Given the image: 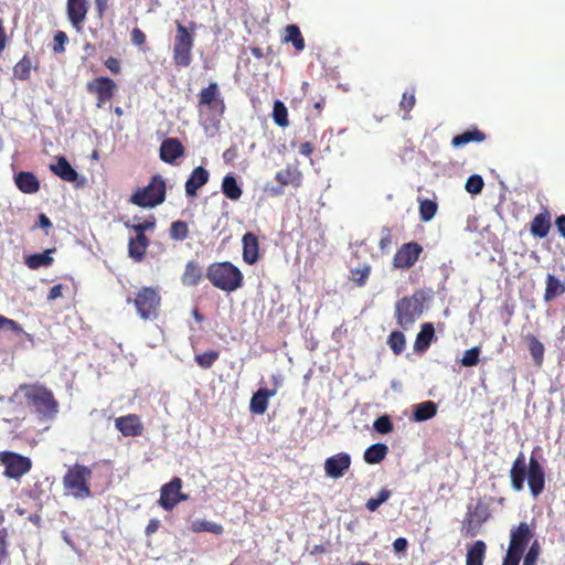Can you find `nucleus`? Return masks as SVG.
<instances>
[{
  "label": "nucleus",
  "instance_id": "obj_2",
  "mask_svg": "<svg viewBox=\"0 0 565 565\" xmlns=\"http://www.w3.org/2000/svg\"><path fill=\"white\" fill-rule=\"evenodd\" d=\"M28 407L32 408L41 419H53L60 409L53 392L40 383L21 384L18 388Z\"/></svg>",
  "mask_w": 565,
  "mask_h": 565
},
{
  "label": "nucleus",
  "instance_id": "obj_4",
  "mask_svg": "<svg viewBox=\"0 0 565 565\" xmlns=\"http://www.w3.org/2000/svg\"><path fill=\"white\" fill-rule=\"evenodd\" d=\"M196 23L191 21L189 26L175 21V35L172 46V60L177 67L186 68L192 63V50L195 41Z\"/></svg>",
  "mask_w": 565,
  "mask_h": 565
},
{
  "label": "nucleus",
  "instance_id": "obj_21",
  "mask_svg": "<svg viewBox=\"0 0 565 565\" xmlns=\"http://www.w3.org/2000/svg\"><path fill=\"white\" fill-rule=\"evenodd\" d=\"M184 154V147L178 138H167L160 146V159L166 163H174Z\"/></svg>",
  "mask_w": 565,
  "mask_h": 565
},
{
  "label": "nucleus",
  "instance_id": "obj_59",
  "mask_svg": "<svg viewBox=\"0 0 565 565\" xmlns=\"http://www.w3.org/2000/svg\"><path fill=\"white\" fill-rule=\"evenodd\" d=\"M38 227H41V228L45 230L46 232H47L49 228L52 227L51 220L44 213H41L39 215L38 223L34 224L32 228L35 230Z\"/></svg>",
  "mask_w": 565,
  "mask_h": 565
},
{
  "label": "nucleus",
  "instance_id": "obj_39",
  "mask_svg": "<svg viewBox=\"0 0 565 565\" xmlns=\"http://www.w3.org/2000/svg\"><path fill=\"white\" fill-rule=\"evenodd\" d=\"M134 221H139L138 223L130 224L129 222L125 223V226L130 231H134L136 234H146L147 231H153L157 225V218L154 215H149L147 218L140 221L139 217L135 216Z\"/></svg>",
  "mask_w": 565,
  "mask_h": 565
},
{
  "label": "nucleus",
  "instance_id": "obj_44",
  "mask_svg": "<svg viewBox=\"0 0 565 565\" xmlns=\"http://www.w3.org/2000/svg\"><path fill=\"white\" fill-rule=\"evenodd\" d=\"M218 358H220L218 351L209 350L203 353L195 354L194 361L200 367L207 370L213 366V364L218 360Z\"/></svg>",
  "mask_w": 565,
  "mask_h": 565
},
{
  "label": "nucleus",
  "instance_id": "obj_60",
  "mask_svg": "<svg viewBox=\"0 0 565 565\" xmlns=\"http://www.w3.org/2000/svg\"><path fill=\"white\" fill-rule=\"evenodd\" d=\"M63 289H64V286H63V285H61V284L54 285V286L50 289V291H49V294H47V300H49V301H53V300H55V299H57V298L62 297V295H63Z\"/></svg>",
  "mask_w": 565,
  "mask_h": 565
},
{
  "label": "nucleus",
  "instance_id": "obj_34",
  "mask_svg": "<svg viewBox=\"0 0 565 565\" xmlns=\"http://www.w3.org/2000/svg\"><path fill=\"white\" fill-rule=\"evenodd\" d=\"M487 545L483 541H476L467 551L466 565H483Z\"/></svg>",
  "mask_w": 565,
  "mask_h": 565
},
{
  "label": "nucleus",
  "instance_id": "obj_5",
  "mask_svg": "<svg viewBox=\"0 0 565 565\" xmlns=\"http://www.w3.org/2000/svg\"><path fill=\"white\" fill-rule=\"evenodd\" d=\"M92 476V469L85 465L74 463L68 467L62 480L64 494L79 500L90 498L93 495L89 487Z\"/></svg>",
  "mask_w": 565,
  "mask_h": 565
},
{
  "label": "nucleus",
  "instance_id": "obj_14",
  "mask_svg": "<svg viewBox=\"0 0 565 565\" xmlns=\"http://www.w3.org/2000/svg\"><path fill=\"white\" fill-rule=\"evenodd\" d=\"M424 248L417 242H408L397 248L392 265L396 269H409L419 259Z\"/></svg>",
  "mask_w": 565,
  "mask_h": 565
},
{
  "label": "nucleus",
  "instance_id": "obj_37",
  "mask_svg": "<svg viewBox=\"0 0 565 565\" xmlns=\"http://www.w3.org/2000/svg\"><path fill=\"white\" fill-rule=\"evenodd\" d=\"M33 68L32 60L29 55H24L12 70L13 77L19 81H29L31 78V70Z\"/></svg>",
  "mask_w": 565,
  "mask_h": 565
},
{
  "label": "nucleus",
  "instance_id": "obj_8",
  "mask_svg": "<svg viewBox=\"0 0 565 565\" xmlns=\"http://www.w3.org/2000/svg\"><path fill=\"white\" fill-rule=\"evenodd\" d=\"M167 196L166 180L160 174L151 177L148 185L137 188L129 202L143 209H152L164 202Z\"/></svg>",
  "mask_w": 565,
  "mask_h": 565
},
{
  "label": "nucleus",
  "instance_id": "obj_62",
  "mask_svg": "<svg viewBox=\"0 0 565 565\" xmlns=\"http://www.w3.org/2000/svg\"><path fill=\"white\" fill-rule=\"evenodd\" d=\"M313 150H315V147L309 141L302 142L299 147V152L306 157H309L310 154H312Z\"/></svg>",
  "mask_w": 565,
  "mask_h": 565
},
{
  "label": "nucleus",
  "instance_id": "obj_31",
  "mask_svg": "<svg viewBox=\"0 0 565 565\" xmlns=\"http://www.w3.org/2000/svg\"><path fill=\"white\" fill-rule=\"evenodd\" d=\"M486 140V134L473 127L471 130H466L460 135L452 137L451 145L455 148L462 147L469 142H482Z\"/></svg>",
  "mask_w": 565,
  "mask_h": 565
},
{
  "label": "nucleus",
  "instance_id": "obj_23",
  "mask_svg": "<svg viewBox=\"0 0 565 565\" xmlns=\"http://www.w3.org/2000/svg\"><path fill=\"white\" fill-rule=\"evenodd\" d=\"M149 245L150 239L146 234H136L135 237H130L128 242L129 257L138 263L143 260Z\"/></svg>",
  "mask_w": 565,
  "mask_h": 565
},
{
  "label": "nucleus",
  "instance_id": "obj_12",
  "mask_svg": "<svg viewBox=\"0 0 565 565\" xmlns=\"http://www.w3.org/2000/svg\"><path fill=\"white\" fill-rule=\"evenodd\" d=\"M494 499L489 497L488 499H479L473 507L469 508L463 521L465 527L467 529V535L475 536L477 529L480 527L491 516L490 505Z\"/></svg>",
  "mask_w": 565,
  "mask_h": 565
},
{
  "label": "nucleus",
  "instance_id": "obj_7",
  "mask_svg": "<svg viewBox=\"0 0 565 565\" xmlns=\"http://www.w3.org/2000/svg\"><path fill=\"white\" fill-rule=\"evenodd\" d=\"M128 303H134L137 315L145 321H152L159 317L161 296L154 287H140L127 298Z\"/></svg>",
  "mask_w": 565,
  "mask_h": 565
},
{
  "label": "nucleus",
  "instance_id": "obj_46",
  "mask_svg": "<svg viewBox=\"0 0 565 565\" xmlns=\"http://www.w3.org/2000/svg\"><path fill=\"white\" fill-rule=\"evenodd\" d=\"M191 530L195 533L200 532H210L213 534H222L223 526L221 524L205 521V520H196L192 523Z\"/></svg>",
  "mask_w": 565,
  "mask_h": 565
},
{
  "label": "nucleus",
  "instance_id": "obj_24",
  "mask_svg": "<svg viewBox=\"0 0 565 565\" xmlns=\"http://www.w3.org/2000/svg\"><path fill=\"white\" fill-rule=\"evenodd\" d=\"M17 188L25 194H34L40 190V181L33 172L21 171L14 175Z\"/></svg>",
  "mask_w": 565,
  "mask_h": 565
},
{
  "label": "nucleus",
  "instance_id": "obj_17",
  "mask_svg": "<svg viewBox=\"0 0 565 565\" xmlns=\"http://www.w3.org/2000/svg\"><path fill=\"white\" fill-rule=\"evenodd\" d=\"M88 10V0H66L67 19L77 32L82 31Z\"/></svg>",
  "mask_w": 565,
  "mask_h": 565
},
{
  "label": "nucleus",
  "instance_id": "obj_28",
  "mask_svg": "<svg viewBox=\"0 0 565 565\" xmlns=\"http://www.w3.org/2000/svg\"><path fill=\"white\" fill-rule=\"evenodd\" d=\"M275 391L259 388L250 398L249 409L253 414L263 415L268 407L269 397L275 395Z\"/></svg>",
  "mask_w": 565,
  "mask_h": 565
},
{
  "label": "nucleus",
  "instance_id": "obj_13",
  "mask_svg": "<svg viewBox=\"0 0 565 565\" xmlns=\"http://www.w3.org/2000/svg\"><path fill=\"white\" fill-rule=\"evenodd\" d=\"M198 107H205L211 113L222 116L225 111V103L220 94L216 82H212L207 87L203 88L198 95Z\"/></svg>",
  "mask_w": 565,
  "mask_h": 565
},
{
  "label": "nucleus",
  "instance_id": "obj_10",
  "mask_svg": "<svg viewBox=\"0 0 565 565\" xmlns=\"http://www.w3.org/2000/svg\"><path fill=\"white\" fill-rule=\"evenodd\" d=\"M0 465L3 466V476L19 480L32 469V460L18 452L0 451Z\"/></svg>",
  "mask_w": 565,
  "mask_h": 565
},
{
  "label": "nucleus",
  "instance_id": "obj_45",
  "mask_svg": "<svg viewBox=\"0 0 565 565\" xmlns=\"http://www.w3.org/2000/svg\"><path fill=\"white\" fill-rule=\"evenodd\" d=\"M437 203L429 199L419 201V217L423 222H429L434 218L437 212Z\"/></svg>",
  "mask_w": 565,
  "mask_h": 565
},
{
  "label": "nucleus",
  "instance_id": "obj_58",
  "mask_svg": "<svg viewBox=\"0 0 565 565\" xmlns=\"http://www.w3.org/2000/svg\"><path fill=\"white\" fill-rule=\"evenodd\" d=\"M105 66L115 75L119 74L121 71L119 61L114 56H109L105 61Z\"/></svg>",
  "mask_w": 565,
  "mask_h": 565
},
{
  "label": "nucleus",
  "instance_id": "obj_54",
  "mask_svg": "<svg viewBox=\"0 0 565 565\" xmlns=\"http://www.w3.org/2000/svg\"><path fill=\"white\" fill-rule=\"evenodd\" d=\"M540 556V544L537 541H534L526 554L524 555L523 565H536Z\"/></svg>",
  "mask_w": 565,
  "mask_h": 565
},
{
  "label": "nucleus",
  "instance_id": "obj_1",
  "mask_svg": "<svg viewBox=\"0 0 565 565\" xmlns=\"http://www.w3.org/2000/svg\"><path fill=\"white\" fill-rule=\"evenodd\" d=\"M525 480L533 498H537L543 493L545 489L544 467L534 455L531 456L526 466L524 454L519 452L510 469L511 488L516 492H521L524 489Z\"/></svg>",
  "mask_w": 565,
  "mask_h": 565
},
{
  "label": "nucleus",
  "instance_id": "obj_49",
  "mask_svg": "<svg viewBox=\"0 0 565 565\" xmlns=\"http://www.w3.org/2000/svg\"><path fill=\"white\" fill-rule=\"evenodd\" d=\"M480 352L481 350L479 347H473L469 350H466L460 363L466 367L476 366L480 361Z\"/></svg>",
  "mask_w": 565,
  "mask_h": 565
},
{
  "label": "nucleus",
  "instance_id": "obj_16",
  "mask_svg": "<svg viewBox=\"0 0 565 565\" xmlns=\"http://www.w3.org/2000/svg\"><path fill=\"white\" fill-rule=\"evenodd\" d=\"M275 180L279 185L271 188L270 193L277 196L284 194V188L287 185H291L295 189L300 188L303 175L297 166L288 164L285 169L276 172Z\"/></svg>",
  "mask_w": 565,
  "mask_h": 565
},
{
  "label": "nucleus",
  "instance_id": "obj_19",
  "mask_svg": "<svg viewBox=\"0 0 565 565\" xmlns=\"http://www.w3.org/2000/svg\"><path fill=\"white\" fill-rule=\"evenodd\" d=\"M115 426L125 437H139L145 430L140 417L136 414L117 417Z\"/></svg>",
  "mask_w": 565,
  "mask_h": 565
},
{
  "label": "nucleus",
  "instance_id": "obj_11",
  "mask_svg": "<svg viewBox=\"0 0 565 565\" xmlns=\"http://www.w3.org/2000/svg\"><path fill=\"white\" fill-rule=\"evenodd\" d=\"M86 89L96 97V106L103 108L115 97L118 86L116 82L107 76H98L87 82Z\"/></svg>",
  "mask_w": 565,
  "mask_h": 565
},
{
  "label": "nucleus",
  "instance_id": "obj_9",
  "mask_svg": "<svg viewBox=\"0 0 565 565\" xmlns=\"http://www.w3.org/2000/svg\"><path fill=\"white\" fill-rule=\"evenodd\" d=\"M534 534V527H531L526 522H520L516 526H513L502 565H519Z\"/></svg>",
  "mask_w": 565,
  "mask_h": 565
},
{
  "label": "nucleus",
  "instance_id": "obj_32",
  "mask_svg": "<svg viewBox=\"0 0 565 565\" xmlns=\"http://www.w3.org/2000/svg\"><path fill=\"white\" fill-rule=\"evenodd\" d=\"M282 43H291L297 52L305 50V39L300 32V29L296 24H288L285 28V35L281 38Z\"/></svg>",
  "mask_w": 565,
  "mask_h": 565
},
{
  "label": "nucleus",
  "instance_id": "obj_57",
  "mask_svg": "<svg viewBox=\"0 0 565 565\" xmlns=\"http://www.w3.org/2000/svg\"><path fill=\"white\" fill-rule=\"evenodd\" d=\"M130 38L131 42L137 46L143 45L147 40L146 34L139 28L132 29Z\"/></svg>",
  "mask_w": 565,
  "mask_h": 565
},
{
  "label": "nucleus",
  "instance_id": "obj_22",
  "mask_svg": "<svg viewBox=\"0 0 565 565\" xmlns=\"http://www.w3.org/2000/svg\"><path fill=\"white\" fill-rule=\"evenodd\" d=\"M242 244L243 260L248 265L257 263L260 257L258 237L254 233L247 232L243 235Z\"/></svg>",
  "mask_w": 565,
  "mask_h": 565
},
{
  "label": "nucleus",
  "instance_id": "obj_42",
  "mask_svg": "<svg viewBox=\"0 0 565 565\" xmlns=\"http://www.w3.org/2000/svg\"><path fill=\"white\" fill-rule=\"evenodd\" d=\"M273 119L274 122L281 128H285L289 125L288 109L281 100L274 102Z\"/></svg>",
  "mask_w": 565,
  "mask_h": 565
},
{
  "label": "nucleus",
  "instance_id": "obj_61",
  "mask_svg": "<svg viewBox=\"0 0 565 565\" xmlns=\"http://www.w3.org/2000/svg\"><path fill=\"white\" fill-rule=\"evenodd\" d=\"M159 526H160V521L157 519H151L149 521V523L147 524L145 532L147 535H151L158 531Z\"/></svg>",
  "mask_w": 565,
  "mask_h": 565
},
{
  "label": "nucleus",
  "instance_id": "obj_53",
  "mask_svg": "<svg viewBox=\"0 0 565 565\" xmlns=\"http://www.w3.org/2000/svg\"><path fill=\"white\" fill-rule=\"evenodd\" d=\"M68 42L67 34L64 31H56L53 38V52L62 54L65 52V44Z\"/></svg>",
  "mask_w": 565,
  "mask_h": 565
},
{
  "label": "nucleus",
  "instance_id": "obj_30",
  "mask_svg": "<svg viewBox=\"0 0 565 565\" xmlns=\"http://www.w3.org/2000/svg\"><path fill=\"white\" fill-rule=\"evenodd\" d=\"M565 292V281L557 278L555 275L548 274L546 276V286L544 291V300L546 302L562 296Z\"/></svg>",
  "mask_w": 565,
  "mask_h": 565
},
{
  "label": "nucleus",
  "instance_id": "obj_50",
  "mask_svg": "<svg viewBox=\"0 0 565 565\" xmlns=\"http://www.w3.org/2000/svg\"><path fill=\"white\" fill-rule=\"evenodd\" d=\"M370 274H371V266L364 265L361 268H355V269L351 270V279L358 286L362 287L366 284Z\"/></svg>",
  "mask_w": 565,
  "mask_h": 565
},
{
  "label": "nucleus",
  "instance_id": "obj_6",
  "mask_svg": "<svg viewBox=\"0 0 565 565\" xmlns=\"http://www.w3.org/2000/svg\"><path fill=\"white\" fill-rule=\"evenodd\" d=\"M425 292L416 290L412 296H405L395 303V319L398 327L409 330L424 311Z\"/></svg>",
  "mask_w": 565,
  "mask_h": 565
},
{
  "label": "nucleus",
  "instance_id": "obj_20",
  "mask_svg": "<svg viewBox=\"0 0 565 565\" xmlns=\"http://www.w3.org/2000/svg\"><path fill=\"white\" fill-rule=\"evenodd\" d=\"M209 179L210 173L204 167L199 166L194 168L184 185L186 196H196L199 189L205 185L209 182Z\"/></svg>",
  "mask_w": 565,
  "mask_h": 565
},
{
  "label": "nucleus",
  "instance_id": "obj_56",
  "mask_svg": "<svg viewBox=\"0 0 565 565\" xmlns=\"http://www.w3.org/2000/svg\"><path fill=\"white\" fill-rule=\"evenodd\" d=\"M1 329L11 330L12 332H14L17 334H20L23 332L22 327L17 321L0 315V330Z\"/></svg>",
  "mask_w": 565,
  "mask_h": 565
},
{
  "label": "nucleus",
  "instance_id": "obj_43",
  "mask_svg": "<svg viewBox=\"0 0 565 565\" xmlns=\"http://www.w3.org/2000/svg\"><path fill=\"white\" fill-rule=\"evenodd\" d=\"M387 344L394 354L399 355L405 350L406 338L402 331H392L387 338Z\"/></svg>",
  "mask_w": 565,
  "mask_h": 565
},
{
  "label": "nucleus",
  "instance_id": "obj_48",
  "mask_svg": "<svg viewBox=\"0 0 565 565\" xmlns=\"http://www.w3.org/2000/svg\"><path fill=\"white\" fill-rule=\"evenodd\" d=\"M416 103L415 89L404 92L399 102V108L405 113L403 119H409V113L414 108Z\"/></svg>",
  "mask_w": 565,
  "mask_h": 565
},
{
  "label": "nucleus",
  "instance_id": "obj_47",
  "mask_svg": "<svg viewBox=\"0 0 565 565\" xmlns=\"http://www.w3.org/2000/svg\"><path fill=\"white\" fill-rule=\"evenodd\" d=\"M391 495L392 491L386 488H383L377 492L376 497L370 498L366 501L365 508L370 512H375L384 502H386L391 498Z\"/></svg>",
  "mask_w": 565,
  "mask_h": 565
},
{
  "label": "nucleus",
  "instance_id": "obj_15",
  "mask_svg": "<svg viewBox=\"0 0 565 565\" xmlns=\"http://www.w3.org/2000/svg\"><path fill=\"white\" fill-rule=\"evenodd\" d=\"M181 489L182 480L179 477L163 484L160 489L159 505L166 511H172L178 503L188 500V495L183 494Z\"/></svg>",
  "mask_w": 565,
  "mask_h": 565
},
{
  "label": "nucleus",
  "instance_id": "obj_41",
  "mask_svg": "<svg viewBox=\"0 0 565 565\" xmlns=\"http://www.w3.org/2000/svg\"><path fill=\"white\" fill-rule=\"evenodd\" d=\"M190 231L185 221H174L170 225L169 235L172 241L181 242L189 237Z\"/></svg>",
  "mask_w": 565,
  "mask_h": 565
},
{
  "label": "nucleus",
  "instance_id": "obj_63",
  "mask_svg": "<svg viewBox=\"0 0 565 565\" xmlns=\"http://www.w3.org/2000/svg\"><path fill=\"white\" fill-rule=\"evenodd\" d=\"M393 547L396 552H404L407 548V540L398 537L393 542Z\"/></svg>",
  "mask_w": 565,
  "mask_h": 565
},
{
  "label": "nucleus",
  "instance_id": "obj_38",
  "mask_svg": "<svg viewBox=\"0 0 565 565\" xmlns=\"http://www.w3.org/2000/svg\"><path fill=\"white\" fill-rule=\"evenodd\" d=\"M526 341L529 351L534 360L535 365L541 366L545 352L544 344L534 334H527Z\"/></svg>",
  "mask_w": 565,
  "mask_h": 565
},
{
  "label": "nucleus",
  "instance_id": "obj_51",
  "mask_svg": "<svg viewBox=\"0 0 565 565\" xmlns=\"http://www.w3.org/2000/svg\"><path fill=\"white\" fill-rule=\"evenodd\" d=\"M483 186V179L479 174H472L468 178L465 189L471 194H479L481 193Z\"/></svg>",
  "mask_w": 565,
  "mask_h": 565
},
{
  "label": "nucleus",
  "instance_id": "obj_35",
  "mask_svg": "<svg viewBox=\"0 0 565 565\" xmlns=\"http://www.w3.org/2000/svg\"><path fill=\"white\" fill-rule=\"evenodd\" d=\"M387 452L388 447L385 444L377 443L366 448L363 458L366 463L376 465L384 460Z\"/></svg>",
  "mask_w": 565,
  "mask_h": 565
},
{
  "label": "nucleus",
  "instance_id": "obj_40",
  "mask_svg": "<svg viewBox=\"0 0 565 565\" xmlns=\"http://www.w3.org/2000/svg\"><path fill=\"white\" fill-rule=\"evenodd\" d=\"M437 413V406L434 402L427 401L416 406L414 411V419L416 422H424L433 418Z\"/></svg>",
  "mask_w": 565,
  "mask_h": 565
},
{
  "label": "nucleus",
  "instance_id": "obj_25",
  "mask_svg": "<svg viewBox=\"0 0 565 565\" xmlns=\"http://www.w3.org/2000/svg\"><path fill=\"white\" fill-rule=\"evenodd\" d=\"M434 340H435L434 324L430 322L423 323L420 327V331L416 335V340L414 343V351L418 354L425 353Z\"/></svg>",
  "mask_w": 565,
  "mask_h": 565
},
{
  "label": "nucleus",
  "instance_id": "obj_55",
  "mask_svg": "<svg viewBox=\"0 0 565 565\" xmlns=\"http://www.w3.org/2000/svg\"><path fill=\"white\" fill-rule=\"evenodd\" d=\"M8 531L6 527L0 529V565L8 558Z\"/></svg>",
  "mask_w": 565,
  "mask_h": 565
},
{
  "label": "nucleus",
  "instance_id": "obj_27",
  "mask_svg": "<svg viewBox=\"0 0 565 565\" xmlns=\"http://www.w3.org/2000/svg\"><path fill=\"white\" fill-rule=\"evenodd\" d=\"M203 279V270L201 265L195 260H189L185 264L184 271L181 276V282L188 287L198 286Z\"/></svg>",
  "mask_w": 565,
  "mask_h": 565
},
{
  "label": "nucleus",
  "instance_id": "obj_33",
  "mask_svg": "<svg viewBox=\"0 0 565 565\" xmlns=\"http://www.w3.org/2000/svg\"><path fill=\"white\" fill-rule=\"evenodd\" d=\"M55 252V248H49L43 253H36L25 257V265L30 269H39L40 267H49L53 264L54 259L51 254Z\"/></svg>",
  "mask_w": 565,
  "mask_h": 565
},
{
  "label": "nucleus",
  "instance_id": "obj_29",
  "mask_svg": "<svg viewBox=\"0 0 565 565\" xmlns=\"http://www.w3.org/2000/svg\"><path fill=\"white\" fill-rule=\"evenodd\" d=\"M551 228V215L547 211L541 212L534 216L531 222L530 231L539 238L547 236Z\"/></svg>",
  "mask_w": 565,
  "mask_h": 565
},
{
  "label": "nucleus",
  "instance_id": "obj_36",
  "mask_svg": "<svg viewBox=\"0 0 565 565\" xmlns=\"http://www.w3.org/2000/svg\"><path fill=\"white\" fill-rule=\"evenodd\" d=\"M222 192L227 199L232 201H237L243 193L242 188L238 185L236 178L231 174H226L223 178Z\"/></svg>",
  "mask_w": 565,
  "mask_h": 565
},
{
  "label": "nucleus",
  "instance_id": "obj_52",
  "mask_svg": "<svg viewBox=\"0 0 565 565\" xmlns=\"http://www.w3.org/2000/svg\"><path fill=\"white\" fill-rule=\"evenodd\" d=\"M373 428L380 434H388L394 427L391 418L387 415H383L375 419Z\"/></svg>",
  "mask_w": 565,
  "mask_h": 565
},
{
  "label": "nucleus",
  "instance_id": "obj_64",
  "mask_svg": "<svg viewBox=\"0 0 565 565\" xmlns=\"http://www.w3.org/2000/svg\"><path fill=\"white\" fill-rule=\"evenodd\" d=\"M555 225L563 237H565V215H561L556 218Z\"/></svg>",
  "mask_w": 565,
  "mask_h": 565
},
{
  "label": "nucleus",
  "instance_id": "obj_26",
  "mask_svg": "<svg viewBox=\"0 0 565 565\" xmlns=\"http://www.w3.org/2000/svg\"><path fill=\"white\" fill-rule=\"evenodd\" d=\"M50 170L66 182H75L78 178L77 171L65 157H58L56 162L50 166Z\"/></svg>",
  "mask_w": 565,
  "mask_h": 565
},
{
  "label": "nucleus",
  "instance_id": "obj_3",
  "mask_svg": "<svg viewBox=\"0 0 565 565\" xmlns=\"http://www.w3.org/2000/svg\"><path fill=\"white\" fill-rule=\"evenodd\" d=\"M206 278L217 289L233 292L244 284V275L241 269L231 262H216L209 265Z\"/></svg>",
  "mask_w": 565,
  "mask_h": 565
},
{
  "label": "nucleus",
  "instance_id": "obj_18",
  "mask_svg": "<svg viewBox=\"0 0 565 565\" xmlns=\"http://www.w3.org/2000/svg\"><path fill=\"white\" fill-rule=\"evenodd\" d=\"M351 457L347 452H339L329 457L324 461L326 475L333 479H339L350 469Z\"/></svg>",
  "mask_w": 565,
  "mask_h": 565
}]
</instances>
